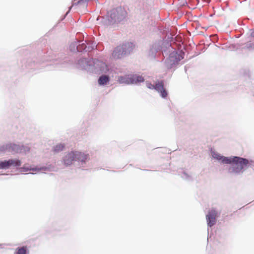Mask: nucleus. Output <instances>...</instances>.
I'll list each match as a JSON object with an SVG mask.
<instances>
[{"label":"nucleus","instance_id":"nucleus-1","mask_svg":"<svg viewBox=\"0 0 254 254\" xmlns=\"http://www.w3.org/2000/svg\"><path fill=\"white\" fill-rule=\"evenodd\" d=\"M249 163V160L247 159L234 157H233V163L232 165V171L237 173L242 172Z\"/></svg>","mask_w":254,"mask_h":254},{"label":"nucleus","instance_id":"nucleus-2","mask_svg":"<svg viewBox=\"0 0 254 254\" xmlns=\"http://www.w3.org/2000/svg\"><path fill=\"white\" fill-rule=\"evenodd\" d=\"M217 212L215 210H211L209 211L206 215V220L208 225L210 227L213 226L216 221Z\"/></svg>","mask_w":254,"mask_h":254},{"label":"nucleus","instance_id":"nucleus-3","mask_svg":"<svg viewBox=\"0 0 254 254\" xmlns=\"http://www.w3.org/2000/svg\"><path fill=\"white\" fill-rule=\"evenodd\" d=\"M120 46L123 48L122 52L125 53V55L129 54L135 47V45L131 42H127Z\"/></svg>","mask_w":254,"mask_h":254},{"label":"nucleus","instance_id":"nucleus-4","mask_svg":"<svg viewBox=\"0 0 254 254\" xmlns=\"http://www.w3.org/2000/svg\"><path fill=\"white\" fill-rule=\"evenodd\" d=\"M75 161L74 151H71L66 154L64 158L63 162L66 166L70 165Z\"/></svg>","mask_w":254,"mask_h":254},{"label":"nucleus","instance_id":"nucleus-5","mask_svg":"<svg viewBox=\"0 0 254 254\" xmlns=\"http://www.w3.org/2000/svg\"><path fill=\"white\" fill-rule=\"evenodd\" d=\"M123 52V48L120 46L117 47L113 54L112 56L115 59H120L123 58L124 56H126L125 53Z\"/></svg>","mask_w":254,"mask_h":254},{"label":"nucleus","instance_id":"nucleus-6","mask_svg":"<svg viewBox=\"0 0 254 254\" xmlns=\"http://www.w3.org/2000/svg\"><path fill=\"white\" fill-rule=\"evenodd\" d=\"M74 157L75 160H78L80 161H85L88 157V155L78 151H74Z\"/></svg>","mask_w":254,"mask_h":254},{"label":"nucleus","instance_id":"nucleus-7","mask_svg":"<svg viewBox=\"0 0 254 254\" xmlns=\"http://www.w3.org/2000/svg\"><path fill=\"white\" fill-rule=\"evenodd\" d=\"M120 83L131 84V75L127 76H119L118 79Z\"/></svg>","mask_w":254,"mask_h":254},{"label":"nucleus","instance_id":"nucleus-8","mask_svg":"<svg viewBox=\"0 0 254 254\" xmlns=\"http://www.w3.org/2000/svg\"><path fill=\"white\" fill-rule=\"evenodd\" d=\"M131 80L132 81L131 84H136L139 82H142L144 81V78L142 76L133 75H131Z\"/></svg>","mask_w":254,"mask_h":254},{"label":"nucleus","instance_id":"nucleus-9","mask_svg":"<svg viewBox=\"0 0 254 254\" xmlns=\"http://www.w3.org/2000/svg\"><path fill=\"white\" fill-rule=\"evenodd\" d=\"M9 164L10 167L11 166H20L21 164V161L18 159H9L8 160Z\"/></svg>","mask_w":254,"mask_h":254},{"label":"nucleus","instance_id":"nucleus-10","mask_svg":"<svg viewBox=\"0 0 254 254\" xmlns=\"http://www.w3.org/2000/svg\"><path fill=\"white\" fill-rule=\"evenodd\" d=\"M109 81V78L107 75H102L98 79V83L100 85H104Z\"/></svg>","mask_w":254,"mask_h":254},{"label":"nucleus","instance_id":"nucleus-11","mask_svg":"<svg viewBox=\"0 0 254 254\" xmlns=\"http://www.w3.org/2000/svg\"><path fill=\"white\" fill-rule=\"evenodd\" d=\"M8 160L0 161V169H8L10 167Z\"/></svg>","mask_w":254,"mask_h":254},{"label":"nucleus","instance_id":"nucleus-12","mask_svg":"<svg viewBox=\"0 0 254 254\" xmlns=\"http://www.w3.org/2000/svg\"><path fill=\"white\" fill-rule=\"evenodd\" d=\"M158 92H160L164 89V83L162 81L155 84L154 88Z\"/></svg>","mask_w":254,"mask_h":254},{"label":"nucleus","instance_id":"nucleus-13","mask_svg":"<svg viewBox=\"0 0 254 254\" xmlns=\"http://www.w3.org/2000/svg\"><path fill=\"white\" fill-rule=\"evenodd\" d=\"M222 162L225 164H233V158H228L226 157H222L221 159Z\"/></svg>","mask_w":254,"mask_h":254},{"label":"nucleus","instance_id":"nucleus-14","mask_svg":"<svg viewBox=\"0 0 254 254\" xmlns=\"http://www.w3.org/2000/svg\"><path fill=\"white\" fill-rule=\"evenodd\" d=\"M64 147V146L63 144H59L56 145L54 148V151L55 153L59 152L62 151Z\"/></svg>","mask_w":254,"mask_h":254},{"label":"nucleus","instance_id":"nucleus-15","mask_svg":"<svg viewBox=\"0 0 254 254\" xmlns=\"http://www.w3.org/2000/svg\"><path fill=\"white\" fill-rule=\"evenodd\" d=\"M27 252L26 247H22L17 249L16 254H26Z\"/></svg>","mask_w":254,"mask_h":254},{"label":"nucleus","instance_id":"nucleus-16","mask_svg":"<svg viewBox=\"0 0 254 254\" xmlns=\"http://www.w3.org/2000/svg\"><path fill=\"white\" fill-rule=\"evenodd\" d=\"M86 48V45L84 43H82L81 45H79L77 47V50L78 52H81L82 50L85 49Z\"/></svg>","mask_w":254,"mask_h":254},{"label":"nucleus","instance_id":"nucleus-17","mask_svg":"<svg viewBox=\"0 0 254 254\" xmlns=\"http://www.w3.org/2000/svg\"><path fill=\"white\" fill-rule=\"evenodd\" d=\"M160 93L161 96L163 98H165L167 96V93L164 88L163 90H162L160 92Z\"/></svg>","mask_w":254,"mask_h":254},{"label":"nucleus","instance_id":"nucleus-18","mask_svg":"<svg viewBox=\"0 0 254 254\" xmlns=\"http://www.w3.org/2000/svg\"><path fill=\"white\" fill-rule=\"evenodd\" d=\"M146 86L148 88H150V89H154V87H155V85L152 84L151 83H146Z\"/></svg>","mask_w":254,"mask_h":254},{"label":"nucleus","instance_id":"nucleus-19","mask_svg":"<svg viewBox=\"0 0 254 254\" xmlns=\"http://www.w3.org/2000/svg\"><path fill=\"white\" fill-rule=\"evenodd\" d=\"M213 156L214 158H215L217 159L218 160H221V158H222V156H221L220 155L217 154H214L213 155Z\"/></svg>","mask_w":254,"mask_h":254},{"label":"nucleus","instance_id":"nucleus-20","mask_svg":"<svg viewBox=\"0 0 254 254\" xmlns=\"http://www.w3.org/2000/svg\"><path fill=\"white\" fill-rule=\"evenodd\" d=\"M251 36L254 38V29L251 32Z\"/></svg>","mask_w":254,"mask_h":254}]
</instances>
